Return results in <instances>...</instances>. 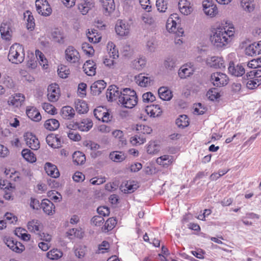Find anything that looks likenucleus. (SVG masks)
Segmentation results:
<instances>
[{
    "mask_svg": "<svg viewBox=\"0 0 261 261\" xmlns=\"http://www.w3.org/2000/svg\"><path fill=\"white\" fill-rule=\"evenodd\" d=\"M211 81L214 85L220 87L227 85L228 80L225 74L215 72L211 75Z\"/></svg>",
    "mask_w": 261,
    "mask_h": 261,
    "instance_id": "nucleus-5",
    "label": "nucleus"
},
{
    "mask_svg": "<svg viewBox=\"0 0 261 261\" xmlns=\"http://www.w3.org/2000/svg\"><path fill=\"white\" fill-rule=\"evenodd\" d=\"M46 141L48 145L54 148H58L62 146L61 139L58 135H48L46 138Z\"/></svg>",
    "mask_w": 261,
    "mask_h": 261,
    "instance_id": "nucleus-19",
    "label": "nucleus"
},
{
    "mask_svg": "<svg viewBox=\"0 0 261 261\" xmlns=\"http://www.w3.org/2000/svg\"><path fill=\"white\" fill-rule=\"evenodd\" d=\"M230 74L235 76H241L245 73V69L242 65L238 64L235 66L233 62H230L228 67Z\"/></svg>",
    "mask_w": 261,
    "mask_h": 261,
    "instance_id": "nucleus-12",
    "label": "nucleus"
},
{
    "mask_svg": "<svg viewBox=\"0 0 261 261\" xmlns=\"http://www.w3.org/2000/svg\"><path fill=\"white\" fill-rule=\"evenodd\" d=\"M108 48L109 50V54L110 58H112L113 59L118 58V51L116 49L115 46L112 42L108 43Z\"/></svg>",
    "mask_w": 261,
    "mask_h": 261,
    "instance_id": "nucleus-51",
    "label": "nucleus"
},
{
    "mask_svg": "<svg viewBox=\"0 0 261 261\" xmlns=\"http://www.w3.org/2000/svg\"><path fill=\"white\" fill-rule=\"evenodd\" d=\"M122 91H119V88L115 85L109 86L106 93V96L109 101L115 100L118 99L122 95Z\"/></svg>",
    "mask_w": 261,
    "mask_h": 261,
    "instance_id": "nucleus-11",
    "label": "nucleus"
},
{
    "mask_svg": "<svg viewBox=\"0 0 261 261\" xmlns=\"http://www.w3.org/2000/svg\"><path fill=\"white\" fill-rule=\"evenodd\" d=\"M119 102L125 108H133L138 102L136 92L129 88L124 89L122 92V95L119 97Z\"/></svg>",
    "mask_w": 261,
    "mask_h": 261,
    "instance_id": "nucleus-2",
    "label": "nucleus"
},
{
    "mask_svg": "<svg viewBox=\"0 0 261 261\" xmlns=\"http://www.w3.org/2000/svg\"><path fill=\"white\" fill-rule=\"evenodd\" d=\"M176 124L178 127L185 128L189 125V119L187 115H182L176 120Z\"/></svg>",
    "mask_w": 261,
    "mask_h": 261,
    "instance_id": "nucleus-46",
    "label": "nucleus"
},
{
    "mask_svg": "<svg viewBox=\"0 0 261 261\" xmlns=\"http://www.w3.org/2000/svg\"><path fill=\"white\" fill-rule=\"evenodd\" d=\"M67 234L70 239H72L73 237L82 239L84 236V232L82 228H72L67 232Z\"/></svg>",
    "mask_w": 261,
    "mask_h": 261,
    "instance_id": "nucleus-40",
    "label": "nucleus"
},
{
    "mask_svg": "<svg viewBox=\"0 0 261 261\" xmlns=\"http://www.w3.org/2000/svg\"><path fill=\"white\" fill-rule=\"evenodd\" d=\"M26 14H28V18L27 19V28L28 30L32 31L34 30L35 26V19L33 16L32 15V13L29 11H27L26 13H24V17H26Z\"/></svg>",
    "mask_w": 261,
    "mask_h": 261,
    "instance_id": "nucleus-48",
    "label": "nucleus"
},
{
    "mask_svg": "<svg viewBox=\"0 0 261 261\" xmlns=\"http://www.w3.org/2000/svg\"><path fill=\"white\" fill-rule=\"evenodd\" d=\"M178 14L173 13L170 15L167 20L166 28L169 32H174L177 26L179 23Z\"/></svg>",
    "mask_w": 261,
    "mask_h": 261,
    "instance_id": "nucleus-17",
    "label": "nucleus"
},
{
    "mask_svg": "<svg viewBox=\"0 0 261 261\" xmlns=\"http://www.w3.org/2000/svg\"><path fill=\"white\" fill-rule=\"evenodd\" d=\"M96 30H93L91 31V33L89 31L87 35L89 41L91 42L97 43L99 42L101 39V37L96 36L95 34Z\"/></svg>",
    "mask_w": 261,
    "mask_h": 261,
    "instance_id": "nucleus-57",
    "label": "nucleus"
},
{
    "mask_svg": "<svg viewBox=\"0 0 261 261\" xmlns=\"http://www.w3.org/2000/svg\"><path fill=\"white\" fill-rule=\"evenodd\" d=\"M44 168L46 173L50 176L53 178H57L59 176V171L55 165L50 163H46Z\"/></svg>",
    "mask_w": 261,
    "mask_h": 261,
    "instance_id": "nucleus-26",
    "label": "nucleus"
},
{
    "mask_svg": "<svg viewBox=\"0 0 261 261\" xmlns=\"http://www.w3.org/2000/svg\"><path fill=\"white\" fill-rule=\"evenodd\" d=\"M234 30L232 24L217 28L210 37L212 44L217 47L227 45L234 36Z\"/></svg>",
    "mask_w": 261,
    "mask_h": 261,
    "instance_id": "nucleus-1",
    "label": "nucleus"
},
{
    "mask_svg": "<svg viewBox=\"0 0 261 261\" xmlns=\"http://www.w3.org/2000/svg\"><path fill=\"white\" fill-rule=\"evenodd\" d=\"M247 66L254 69L261 67V58L252 60L248 63Z\"/></svg>",
    "mask_w": 261,
    "mask_h": 261,
    "instance_id": "nucleus-59",
    "label": "nucleus"
},
{
    "mask_svg": "<svg viewBox=\"0 0 261 261\" xmlns=\"http://www.w3.org/2000/svg\"><path fill=\"white\" fill-rule=\"evenodd\" d=\"M136 83L140 86L146 87L151 85L152 80L150 77L146 76L144 74L140 73L135 76Z\"/></svg>",
    "mask_w": 261,
    "mask_h": 261,
    "instance_id": "nucleus-22",
    "label": "nucleus"
},
{
    "mask_svg": "<svg viewBox=\"0 0 261 261\" xmlns=\"http://www.w3.org/2000/svg\"><path fill=\"white\" fill-rule=\"evenodd\" d=\"M27 228L31 232L39 233L43 228V225L40 221L33 219L28 222Z\"/></svg>",
    "mask_w": 261,
    "mask_h": 261,
    "instance_id": "nucleus-21",
    "label": "nucleus"
},
{
    "mask_svg": "<svg viewBox=\"0 0 261 261\" xmlns=\"http://www.w3.org/2000/svg\"><path fill=\"white\" fill-rule=\"evenodd\" d=\"M160 150V146L155 141H150L147 147L148 153L154 154Z\"/></svg>",
    "mask_w": 261,
    "mask_h": 261,
    "instance_id": "nucleus-47",
    "label": "nucleus"
},
{
    "mask_svg": "<svg viewBox=\"0 0 261 261\" xmlns=\"http://www.w3.org/2000/svg\"><path fill=\"white\" fill-rule=\"evenodd\" d=\"M73 161L76 165H82L86 161L85 154L80 151L75 152L72 155Z\"/></svg>",
    "mask_w": 261,
    "mask_h": 261,
    "instance_id": "nucleus-43",
    "label": "nucleus"
},
{
    "mask_svg": "<svg viewBox=\"0 0 261 261\" xmlns=\"http://www.w3.org/2000/svg\"><path fill=\"white\" fill-rule=\"evenodd\" d=\"M194 69L192 67L184 65L180 68L178 73L180 79H186L192 75Z\"/></svg>",
    "mask_w": 261,
    "mask_h": 261,
    "instance_id": "nucleus-28",
    "label": "nucleus"
},
{
    "mask_svg": "<svg viewBox=\"0 0 261 261\" xmlns=\"http://www.w3.org/2000/svg\"><path fill=\"white\" fill-rule=\"evenodd\" d=\"M130 26L127 23L122 20H118L116 24L115 30L117 34L120 36L127 35L129 33Z\"/></svg>",
    "mask_w": 261,
    "mask_h": 261,
    "instance_id": "nucleus-13",
    "label": "nucleus"
},
{
    "mask_svg": "<svg viewBox=\"0 0 261 261\" xmlns=\"http://www.w3.org/2000/svg\"><path fill=\"white\" fill-rule=\"evenodd\" d=\"M131 143L134 145L143 144L146 141V139L142 135H136L130 138Z\"/></svg>",
    "mask_w": 261,
    "mask_h": 261,
    "instance_id": "nucleus-52",
    "label": "nucleus"
},
{
    "mask_svg": "<svg viewBox=\"0 0 261 261\" xmlns=\"http://www.w3.org/2000/svg\"><path fill=\"white\" fill-rule=\"evenodd\" d=\"M109 158L113 162H121L125 159L126 156L123 152L115 151L110 153Z\"/></svg>",
    "mask_w": 261,
    "mask_h": 261,
    "instance_id": "nucleus-42",
    "label": "nucleus"
},
{
    "mask_svg": "<svg viewBox=\"0 0 261 261\" xmlns=\"http://www.w3.org/2000/svg\"><path fill=\"white\" fill-rule=\"evenodd\" d=\"M261 84V80L258 79H254L247 81V87L250 89H253L257 87Z\"/></svg>",
    "mask_w": 261,
    "mask_h": 261,
    "instance_id": "nucleus-58",
    "label": "nucleus"
},
{
    "mask_svg": "<svg viewBox=\"0 0 261 261\" xmlns=\"http://www.w3.org/2000/svg\"><path fill=\"white\" fill-rule=\"evenodd\" d=\"M110 245L108 241H103L99 244L97 250L95 251L96 254H103L108 253L110 251Z\"/></svg>",
    "mask_w": 261,
    "mask_h": 261,
    "instance_id": "nucleus-44",
    "label": "nucleus"
},
{
    "mask_svg": "<svg viewBox=\"0 0 261 261\" xmlns=\"http://www.w3.org/2000/svg\"><path fill=\"white\" fill-rule=\"evenodd\" d=\"M145 112L151 117H155L160 116L162 111L159 105H150L146 107Z\"/></svg>",
    "mask_w": 261,
    "mask_h": 261,
    "instance_id": "nucleus-25",
    "label": "nucleus"
},
{
    "mask_svg": "<svg viewBox=\"0 0 261 261\" xmlns=\"http://www.w3.org/2000/svg\"><path fill=\"white\" fill-rule=\"evenodd\" d=\"M26 113L28 117L34 121L38 122L41 119V115L40 112L34 107L28 108Z\"/></svg>",
    "mask_w": 261,
    "mask_h": 261,
    "instance_id": "nucleus-24",
    "label": "nucleus"
},
{
    "mask_svg": "<svg viewBox=\"0 0 261 261\" xmlns=\"http://www.w3.org/2000/svg\"><path fill=\"white\" fill-rule=\"evenodd\" d=\"M0 32L2 38L6 40L10 39L12 32L9 24L7 23H2L0 27Z\"/></svg>",
    "mask_w": 261,
    "mask_h": 261,
    "instance_id": "nucleus-30",
    "label": "nucleus"
},
{
    "mask_svg": "<svg viewBox=\"0 0 261 261\" xmlns=\"http://www.w3.org/2000/svg\"><path fill=\"white\" fill-rule=\"evenodd\" d=\"M106 15H110L115 8L114 0H99Z\"/></svg>",
    "mask_w": 261,
    "mask_h": 261,
    "instance_id": "nucleus-20",
    "label": "nucleus"
},
{
    "mask_svg": "<svg viewBox=\"0 0 261 261\" xmlns=\"http://www.w3.org/2000/svg\"><path fill=\"white\" fill-rule=\"evenodd\" d=\"M0 188L2 189L7 190L9 191L14 188V187L12 186V184L7 180L0 181Z\"/></svg>",
    "mask_w": 261,
    "mask_h": 261,
    "instance_id": "nucleus-63",
    "label": "nucleus"
},
{
    "mask_svg": "<svg viewBox=\"0 0 261 261\" xmlns=\"http://www.w3.org/2000/svg\"><path fill=\"white\" fill-rule=\"evenodd\" d=\"M133 66L137 70H141L146 65V61L145 59L139 58L138 60H135L133 63Z\"/></svg>",
    "mask_w": 261,
    "mask_h": 261,
    "instance_id": "nucleus-55",
    "label": "nucleus"
},
{
    "mask_svg": "<svg viewBox=\"0 0 261 261\" xmlns=\"http://www.w3.org/2000/svg\"><path fill=\"white\" fill-rule=\"evenodd\" d=\"M82 49L83 51L88 56H92L94 54V50L88 43L84 42L82 45Z\"/></svg>",
    "mask_w": 261,
    "mask_h": 261,
    "instance_id": "nucleus-53",
    "label": "nucleus"
},
{
    "mask_svg": "<svg viewBox=\"0 0 261 261\" xmlns=\"http://www.w3.org/2000/svg\"><path fill=\"white\" fill-rule=\"evenodd\" d=\"M107 86L103 80H99L93 83L91 86V91L93 95H98L101 93Z\"/></svg>",
    "mask_w": 261,
    "mask_h": 261,
    "instance_id": "nucleus-18",
    "label": "nucleus"
},
{
    "mask_svg": "<svg viewBox=\"0 0 261 261\" xmlns=\"http://www.w3.org/2000/svg\"><path fill=\"white\" fill-rule=\"evenodd\" d=\"M94 6L95 3L93 0H81L79 4L78 9L83 15H85L94 8Z\"/></svg>",
    "mask_w": 261,
    "mask_h": 261,
    "instance_id": "nucleus-15",
    "label": "nucleus"
},
{
    "mask_svg": "<svg viewBox=\"0 0 261 261\" xmlns=\"http://www.w3.org/2000/svg\"><path fill=\"white\" fill-rule=\"evenodd\" d=\"M117 224V220L114 217L109 218L105 222V228L107 231L112 230Z\"/></svg>",
    "mask_w": 261,
    "mask_h": 261,
    "instance_id": "nucleus-50",
    "label": "nucleus"
},
{
    "mask_svg": "<svg viewBox=\"0 0 261 261\" xmlns=\"http://www.w3.org/2000/svg\"><path fill=\"white\" fill-rule=\"evenodd\" d=\"M256 46H255L254 44L253 43L248 46L245 49L246 54L248 56H253L258 55L257 52Z\"/></svg>",
    "mask_w": 261,
    "mask_h": 261,
    "instance_id": "nucleus-60",
    "label": "nucleus"
},
{
    "mask_svg": "<svg viewBox=\"0 0 261 261\" xmlns=\"http://www.w3.org/2000/svg\"><path fill=\"white\" fill-rule=\"evenodd\" d=\"M241 6L244 10L251 12L254 9V0H240Z\"/></svg>",
    "mask_w": 261,
    "mask_h": 261,
    "instance_id": "nucleus-38",
    "label": "nucleus"
},
{
    "mask_svg": "<svg viewBox=\"0 0 261 261\" xmlns=\"http://www.w3.org/2000/svg\"><path fill=\"white\" fill-rule=\"evenodd\" d=\"M75 108L76 111L80 114L86 113L89 110L87 103L85 101L80 99L75 101Z\"/></svg>",
    "mask_w": 261,
    "mask_h": 261,
    "instance_id": "nucleus-33",
    "label": "nucleus"
},
{
    "mask_svg": "<svg viewBox=\"0 0 261 261\" xmlns=\"http://www.w3.org/2000/svg\"><path fill=\"white\" fill-rule=\"evenodd\" d=\"M15 234L25 241H29L31 238V235L28 233L27 230L21 227L16 228L15 230Z\"/></svg>",
    "mask_w": 261,
    "mask_h": 261,
    "instance_id": "nucleus-39",
    "label": "nucleus"
},
{
    "mask_svg": "<svg viewBox=\"0 0 261 261\" xmlns=\"http://www.w3.org/2000/svg\"><path fill=\"white\" fill-rule=\"evenodd\" d=\"M106 110L104 109L103 107H99L95 109L94 111V116L98 120H101Z\"/></svg>",
    "mask_w": 261,
    "mask_h": 261,
    "instance_id": "nucleus-64",
    "label": "nucleus"
},
{
    "mask_svg": "<svg viewBox=\"0 0 261 261\" xmlns=\"http://www.w3.org/2000/svg\"><path fill=\"white\" fill-rule=\"evenodd\" d=\"M156 163L163 167H167L173 162V157L169 155H164L156 159Z\"/></svg>",
    "mask_w": 261,
    "mask_h": 261,
    "instance_id": "nucleus-36",
    "label": "nucleus"
},
{
    "mask_svg": "<svg viewBox=\"0 0 261 261\" xmlns=\"http://www.w3.org/2000/svg\"><path fill=\"white\" fill-rule=\"evenodd\" d=\"M42 108L48 114H54L56 110L55 107L49 103H44Z\"/></svg>",
    "mask_w": 261,
    "mask_h": 261,
    "instance_id": "nucleus-62",
    "label": "nucleus"
},
{
    "mask_svg": "<svg viewBox=\"0 0 261 261\" xmlns=\"http://www.w3.org/2000/svg\"><path fill=\"white\" fill-rule=\"evenodd\" d=\"M58 72L60 77L65 79L68 77L70 71L67 66L61 65L58 68Z\"/></svg>",
    "mask_w": 261,
    "mask_h": 261,
    "instance_id": "nucleus-49",
    "label": "nucleus"
},
{
    "mask_svg": "<svg viewBox=\"0 0 261 261\" xmlns=\"http://www.w3.org/2000/svg\"><path fill=\"white\" fill-rule=\"evenodd\" d=\"M63 255L62 251L57 248H53L46 253V257L50 260H58Z\"/></svg>",
    "mask_w": 261,
    "mask_h": 261,
    "instance_id": "nucleus-35",
    "label": "nucleus"
},
{
    "mask_svg": "<svg viewBox=\"0 0 261 261\" xmlns=\"http://www.w3.org/2000/svg\"><path fill=\"white\" fill-rule=\"evenodd\" d=\"M4 241L7 246L15 252L20 253L25 249L24 245H23L22 243L14 240L12 238H6Z\"/></svg>",
    "mask_w": 261,
    "mask_h": 261,
    "instance_id": "nucleus-6",
    "label": "nucleus"
},
{
    "mask_svg": "<svg viewBox=\"0 0 261 261\" xmlns=\"http://www.w3.org/2000/svg\"><path fill=\"white\" fill-rule=\"evenodd\" d=\"M25 97L21 93L15 94L13 96L10 97L8 102L16 107L21 106L24 101Z\"/></svg>",
    "mask_w": 261,
    "mask_h": 261,
    "instance_id": "nucleus-27",
    "label": "nucleus"
},
{
    "mask_svg": "<svg viewBox=\"0 0 261 261\" xmlns=\"http://www.w3.org/2000/svg\"><path fill=\"white\" fill-rule=\"evenodd\" d=\"M202 6L205 14L211 17H215L218 13V10L216 5L212 1L205 0L203 2Z\"/></svg>",
    "mask_w": 261,
    "mask_h": 261,
    "instance_id": "nucleus-7",
    "label": "nucleus"
},
{
    "mask_svg": "<svg viewBox=\"0 0 261 261\" xmlns=\"http://www.w3.org/2000/svg\"><path fill=\"white\" fill-rule=\"evenodd\" d=\"M156 6L161 12H165L167 9L168 3L166 0H156Z\"/></svg>",
    "mask_w": 261,
    "mask_h": 261,
    "instance_id": "nucleus-54",
    "label": "nucleus"
},
{
    "mask_svg": "<svg viewBox=\"0 0 261 261\" xmlns=\"http://www.w3.org/2000/svg\"><path fill=\"white\" fill-rule=\"evenodd\" d=\"M79 124V130L82 132H88L93 126V123L91 119L85 118L81 120Z\"/></svg>",
    "mask_w": 261,
    "mask_h": 261,
    "instance_id": "nucleus-34",
    "label": "nucleus"
},
{
    "mask_svg": "<svg viewBox=\"0 0 261 261\" xmlns=\"http://www.w3.org/2000/svg\"><path fill=\"white\" fill-rule=\"evenodd\" d=\"M21 154L23 158L29 162L34 163L36 161L34 153L28 149H23Z\"/></svg>",
    "mask_w": 261,
    "mask_h": 261,
    "instance_id": "nucleus-45",
    "label": "nucleus"
},
{
    "mask_svg": "<svg viewBox=\"0 0 261 261\" xmlns=\"http://www.w3.org/2000/svg\"><path fill=\"white\" fill-rule=\"evenodd\" d=\"M61 114L63 118L65 119H71L75 115L74 109L70 106L63 107L61 111Z\"/></svg>",
    "mask_w": 261,
    "mask_h": 261,
    "instance_id": "nucleus-32",
    "label": "nucleus"
},
{
    "mask_svg": "<svg viewBox=\"0 0 261 261\" xmlns=\"http://www.w3.org/2000/svg\"><path fill=\"white\" fill-rule=\"evenodd\" d=\"M35 5L37 12L42 16H49L52 10L47 0H36Z\"/></svg>",
    "mask_w": 261,
    "mask_h": 261,
    "instance_id": "nucleus-4",
    "label": "nucleus"
},
{
    "mask_svg": "<svg viewBox=\"0 0 261 261\" xmlns=\"http://www.w3.org/2000/svg\"><path fill=\"white\" fill-rule=\"evenodd\" d=\"M27 145L33 150H37L40 147L38 139L32 133H27L24 136Z\"/></svg>",
    "mask_w": 261,
    "mask_h": 261,
    "instance_id": "nucleus-10",
    "label": "nucleus"
},
{
    "mask_svg": "<svg viewBox=\"0 0 261 261\" xmlns=\"http://www.w3.org/2000/svg\"><path fill=\"white\" fill-rule=\"evenodd\" d=\"M24 56L23 46L19 44L15 43L10 48L8 59L12 63L19 64L24 61Z\"/></svg>",
    "mask_w": 261,
    "mask_h": 261,
    "instance_id": "nucleus-3",
    "label": "nucleus"
},
{
    "mask_svg": "<svg viewBox=\"0 0 261 261\" xmlns=\"http://www.w3.org/2000/svg\"><path fill=\"white\" fill-rule=\"evenodd\" d=\"M44 126L46 129L51 131L57 129L60 126V123L56 119H49L45 122Z\"/></svg>",
    "mask_w": 261,
    "mask_h": 261,
    "instance_id": "nucleus-37",
    "label": "nucleus"
},
{
    "mask_svg": "<svg viewBox=\"0 0 261 261\" xmlns=\"http://www.w3.org/2000/svg\"><path fill=\"white\" fill-rule=\"evenodd\" d=\"M96 64L92 60L87 61L83 68L85 73L89 76L94 75L96 73Z\"/></svg>",
    "mask_w": 261,
    "mask_h": 261,
    "instance_id": "nucleus-23",
    "label": "nucleus"
},
{
    "mask_svg": "<svg viewBox=\"0 0 261 261\" xmlns=\"http://www.w3.org/2000/svg\"><path fill=\"white\" fill-rule=\"evenodd\" d=\"M207 64L212 67L223 69L225 68V62L219 57H211L207 59Z\"/></svg>",
    "mask_w": 261,
    "mask_h": 261,
    "instance_id": "nucleus-16",
    "label": "nucleus"
},
{
    "mask_svg": "<svg viewBox=\"0 0 261 261\" xmlns=\"http://www.w3.org/2000/svg\"><path fill=\"white\" fill-rule=\"evenodd\" d=\"M66 60L71 63L78 62L80 60V55L77 50L73 46H68L65 51Z\"/></svg>",
    "mask_w": 261,
    "mask_h": 261,
    "instance_id": "nucleus-9",
    "label": "nucleus"
},
{
    "mask_svg": "<svg viewBox=\"0 0 261 261\" xmlns=\"http://www.w3.org/2000/svg\"><path fill=\"white\" fill-rule=\"evenodd\" d=\"M142 99L144 102H151L155 100V97L151 92H148L143 94Z\"/></svg>",
    "mask_w": 261,
    "mask_h": 261,
    "instance_id": "nucleus-61",
    "label": "nucleus"
},
{
    "mask_svg": "<svg viewBox=\"0 0 261 261\" xmlns=\"http://www.w3.org/2000/svg\"><path fill=\"white\" fill-rule=\"evenodd\" d=\"M158 94L161 99L165 101L170 100L173 96L172 92L165 87H162L159 89Z\"/></svg>",
    "mask_w": 261,
    "mask_h": 261,
    "instance_id": "nucleus-29",
    "label": "nucleus"
},
{
    "mask_svg": "<svg viewBox=\"0 0 261 261\" xmlns=\"http://www.w3.org/2000/svg\"><path fill=\"white\" fill-rule=\"evenodd\" d=\"M112 135L118 142V145L123 146L126 144V140L122 131L116 129L112 132Z\"/></svg>",
    "mask_w": 261,
    "mask_h": 261,
    "instance_id": "nucleus-31",
    "label": "nucleus"
},
{
    "mask_svg": "<svg viewBox=\"0 0 261 261\" xmlns=\"http://www.w3.org/2000/svg\"><path fill=\"white\" fill-rule=\"evenodd\" d=\"M60 96V90L59 86L56 84L50 85L47 88V97L51 102L57 101Z\"/></svg>",
    "mask_w": 261,
    "mask_h": 261,
    "instance_id": "nucleus-8",
    "label": "nucleus"
},
{
    "mask_svg": "<svg viewBox=\"0 0 261 261\" xmlns=\"http://www.w3.org/2000/svg\"><path fill=\"white\" fill-rule=\"evenodd\" d=\"M40 208L42 209L44 212H52V211H55L54 203L48 199H43L42 201Z\"/></svg>",
    "mask_w": 261,
    "mask_h": 261,
    "instance_id": "nucleus-41",
    "label": "nucleus"
},
{
    "mask_svg": "<svg viewBox=\"0 0 261 261\" xmlns=\"http://www.w3.org/2000/svg\"><path fill=\"white\" fill-rule=\"evenodd\" d=\"M178 8L180 12L185 15L190 14L193 11L191 0H179Z\"/></svg>",
    "mask_w": 261,
    "mask_h": 261,
    "instance_id": "nucleus-14",
    "label": "nucleus"
},
{
    "mask_svg": "<svg viewBox=\"0 0 261 261\" xmlns=\"http://www.w3.org/2000/svg\"><path fill=\"white\" fill-rule=\"evenodd\" d=\"M206 96L211 100L214 101L219 98L220 95L217 89H213L209 90L207 93Z\"/></svg>",
    "mask_w": 261,
    "mask_h": 261,
    "instance_id": "nucleus-56",
    "label": "nucleus"
}]
</instances>
